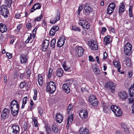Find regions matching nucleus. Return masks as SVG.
<instances>
[{
	"mask_svg": "<svg viewBox=\"0 0 134 134\" xmlns=\"http://www.w3.org/2000/svg\"><path fill=\"white\" fill-rule=\"evenodd\" d=\"M46 91L49 92L51 93H54L56 89V83L55 82L50 81L46 83Z\"/></svg>",
	"mask_w": 134,
	"mask_h": 134,
	"instance_id": "1",
	"label": "nucleus"
},
{
	"mask_svg": "<svg viewBox=\"0 0 134 134\" xmlns=\"http://www.w3.org/2000/svg\"><path fill=\"white\" fill-rule=\"evenodd\" d=\"M110 108L117 117L121 116L122 114L121 109L116 105H112L110 107Z\"/></svg>",
	"mask_w": 134,
	"mask_h": 134,
	"instance_id": "2",
	"label": "nucleus"
},
{
	"mask_svg": "<svg viewBox=\"0 0 134 134\" xmlns=\"http://www.w3.org/2000/svg\"><path fill=\"white\" fill-rule=\"evenodd\" d=\"M132 46L130 43L126 44L124 47V53L126 55H130L132 53Z\"/></svg>",
	"mask_w": 134,
	"mask_h": 134,
	"instance_id": "3",
	"label": "nucleus"
},
{
	"mask_svg": "<svg viewBox=\"0 0 134 134\" xmlns=\"http://www.w3.org/2000/svg\"><path fill=\"white\" fill-rule=\"evenodd\" d=\"M0 14L5 18H6L8 16L9 10L4 5L1 6V9L0 10Z\"/></svg>",
	"mask_w": 134,
	"mask_h": 134,
	"instance_id": "4",
	"label": "nucleus"
},
{
	"mask_svg": "<svg viewBox=\"0 0 134 134\" xmlns=\"http://www.w3.org/2000/svg\"><path fill=\"white\" fill-rule=\"evenodd\" d=\"M60 13L59 11H58L55 16L52 17L50 20V23L51 24H54L59 21L60 19Z\"/></svg>",
	"mask_w": 134,
	"mask_h": 134,
	"instance_id": "5",
	"label": "nucleus"
},
{
	"mask_svg": "<svg viewBox=\"0 0 134 134\" xmlns=\"http://www.w3.org/2000/svg\"><path fill=\"white\" fill-rule=\"evenodd\" d=\"M88 44L92 50H95L98 49V44L96 42L93 40L89 41L88 42Z\"/></svg>",
	"mask_w": 134,
	"mask_h": 134,
	"instance_id": "6",
	"label": "nucleus"
},
{
	"mask_svg": "<svg viewBox=\"0 0 134 134\" xmlns=\"http://www.w3.org/2000/svg\"><path fill=\"white\" fill-rule=\"evenodd\" d=\"M11 110L14 111L19 110V106L18 102L16 100H13L12 101L10 104Z\"/></svg>",
	"mask_w": 134,
	"mask_h": 134,
	"instance_id": "7",
	"label": "nucleus"
},
{
	"mask_svg": "<svg viewBox=\"0 0 134 134\" xmlns=\"http://www.w3.org/2000/svg\"><path fill=\"white\" fill-rule=\"evenodd\" d=\"M76 55L79 57H81L83 55V49L82 47L77 46L75 48Z\"/></svg>",
	"mask_w": 134,
	"mask_h": 134,
	"instance_id": "8",
	"label": "nucleus"
},
{
	"mask_svg": "<svg viewBox=\"0 0 134 134\" xmlns=\"http://www.w3.org/2000/svg\"><path fill=\"white\" fill-rule=\"evenodd\" d=\"M10 112L9 109L7 108H4L1 113V117L3 119L7 118L9 116Z\"/></svg>",
	"mask_w": 134,
	"mask_h": 134,
	"instance_id": "9",
	"label": "nucleus"
},
{
	"mask_svg": "<svg viewBox=\"0 0 134 134\" xmlns=\"http://www.w3.org/2000/svg\"><path fill=\"white\" fill-rule=\"evenodd\" d=\"M116 5L113 3H111L108 6L107 13L108 14H110L113 12L115 8Z\"/></svg>",
	"mask_w": 134,
	"mask_h": 134,
	"instance_id": "10",
	"label": "nucleus"
},
{
	"mask_svg": "<svg viewBox=\"0 0 134 134\" xmlns=\"http://www.w3.org/2000/svg\"><path fill=\"white\" fill-rule=\"evenodd\" d=\"M105 86L109 88L112 92H114L115 88V84L112 82H107L105 85Z\"/></svg>",
	"mask_w": 134,
	"mask_h": 134,
	"instance_id": "11",
	"label": "nucleus"
},
{
	"mask_svg": "<svg viewBox=\"0 0 134 134\" xmlns=\"http://www.w3.org/2000/svg\"><path fill=\"white\" fill-rule=\"evenodd\" d=\"M84 10L86 15H88L92 11V9L88 4H85L84 5Z\"/></svg>",
	"mask_w": 134,
	"mask_h": 134,
	"instance_id": "12",
	"label": "nucleus"
},
{
	"mask_svg": "<svg viewBox=\"0 0 134 134\" xmlns=\"http://www.w3.org/2000/svg\"><path fill=\"white\" fill-rule=\"evenodd\" d=\"M88 112L86 109H83L81 110L79 113V115L82 119L86 118L88 116Z\"/></svg>",
	"mask_w": 134,
	"mask_h": 134,
	"instance_id": "13",
	"label": "nucleus"
},
{
	"mask_svg": "<svg viewBox=\"0 0 134 134\" xmlns=\"http://www.w3.org/2000/svg\"><path fill=\"white\" fill-rule=\"evenodd\" d=\"M49 43V40H46L43 42L42 48V50L43 51L45 52L46 51L48 47Z\"/></svg>",
	"mask_w": 134,
	"mask_h": 134,
	"instance_id": "14",
	"label": "nucleus"
},
{
	"mask_svg": "<svg viewBox=\"0 0 134 134\" xmlns=\"http://www.w3.org/2000/svg\"><path fill=\"white\" fill-rule=\"evenodd\" d=\"M12 129V133L13 134H19L20 132V128L19 126L13 125L11 127Z\"/></svg>",
	"mask_w": 134,
	"mask_h": 134,
	"instance_id": "15",
	"label": "nucleus"
},
{
	"mask_svg": "<svg viewBox=\"0 0 134 134\" xmlns=\"http://www.w3.org/2000/svg\"><path fill=\"white\" fill-rule=\"evenodd\" d=\"M59 29L58 27L57 26H54L51 29L49 32L50 35L53 36L55 34V32Z\"/></svg>",
	"mask_w": 134,
	"mask_h": 134,
	"instance_id": "16",
	"label": "nucleus"
},
{
	"mask_svg": "<svg viewBox=\"0 0 134 134\" xmlns=\"http://www.w3.org/2000/svg\"><path fill=\"white\" fill-rule=\"evenodd\" d=\"M65 39L64 37H60L57 42V45L59 47H61L64 44Z\"/></svg>",
	"mask_w": 134,
	"mask_h": 134,
	"instance_id": "17",
	"label": "nucleus"
},
{
	"mask_svg": "<svg viewBox=\"0 0 134 134\" xmlns=\"http://www.w3.org/2000/svg\"><path fill=\"white\" fill-rule=\"evenodd\" d=\"M118 95L120 99L125 100L127 97V94L126 92L124 91H121L119 93Z\"/></svg>",
	"mask_w": 134,
	"mask_h": 134,
	"instance_id": "18",
	"label": "nucleus"
},
{
	"mask_svg": "<svg viewBox=\"0 0 134 134\" xmlns=\"http://www.w3.org/2000/svg\"><path fill=\"white\" fill-rule=\"evenodd\" d=\"M125 5L123 3H121L119 6L118 12L119 14L123 13L125 10Z\"/></svg>",
	"mask_w": 134,
	"mask_h": 134,
	"instance_id": "19",
	"label": "nucleus"
},
{
	"mask_svg": "<svg viewBox=\"0 0 134 134\" xmlns=\"http://www.w3.org/2000/svg\"><path fill=\"white\" fill-rule=\"evenodd\" d=\"M113 64L114 66L116 68H118V72L120 73H124V72L120 71V69L121 68V65L120 62L116 60H114L113 62Z\"/></svg>",
	"mask_w": 134,
	"mask_h": 134,
	"instance_id": "20",
	"label": "nucleus"
},
{
	"mask_svg": "<svg viewBox=\"0 0 134 134\" xmlns=\"http://www.w3.org/2000/svg\"><path fill=\"white\" fill-rule=\"evenodd\" d=\"M28 58L27 55L23 54L21 55L20 58V61L22 64H25L27 63Z\"/></svg>",
	"mask_w": 134,
	"mask_h": 134,
	"instance_id": "21",
	"label": "nucleus"
},
{
	"mask_svg": "<svg viewBox=\"0 0 134 134\" xmlns=\"http://www.w3.org/2000/svg\"><path fill=\"white\" fill-rule=\"evenodd\" d=\"M68 63H67L65 62H64L63 65V67L64 68V70L65 71H68L69 72H71L72 69L70 66L68 65Z\"/></svg>",
	"mask_w": 134,
	"mask_h": 134,
	"instance_id": "22",
	"label": "nucleus"
},
{
	"mask_svg": "<svg viewBox=\"0 0 134 134\" xmlns=\"http://www.w3.org/2000/svg\"><path fill=\"white\" fill-rule=\"evenodd\" d=\"M55 118L57 121L59 123H61L63 121V118L62 115L59 113L56 114Z\"/></svg>",
	"mask_w": 134,
	"mask_h": 134,
	"instance_id": "23",
	"label": "nucleus"
},
{
	"mask_svg": "<svg viewBox=\"0 0 134 134\" xmlns=\"http://www.w3.org/2000/svg\"><path fill=\"white\" fill-rule=\"evenodd\" d=\"M129 93L130 97H132L134 96V83L130 87L129 89Z\"/></svg>",
	"mask_w": 134,
	"mask_h": 134,
	"instance_id": "24",
	"label": "nucleus"
},
{
	"mask_svg": "<svg viewBox=\"0 0 134 134\" xmlns=\"http://www.w3.org/2000/svg\"><path fill=\"white\" fill-rule=\"evenodd\" d=\"M62 88L64 92L66 93H68L70 92V89L67 84H64L62 86Z\"/></svg>",
	"mask_w": 134,
	"mask_h": 134,
	"instance_id": "25",
	"label": "nucleus"
},
{
	"mask_svg": "<svg viewBox=\"0 0 134 134\" xmlns=\"http://www.w3.org/2000/svg\"><path fill=\"white\" fill-rule=\"evenodd\" d=\"M8 30V28L7 26L2 23L0 24V31L3 33L6 32Z\"/></svg>",
	"mask_w": 134,
	"mask_h": 134,
	"instance_id": "26",
	"label": "nucleus"
},
{
	"mask_svg": "<svg viewBox=\"0 0 134 134\" xmlns=\"http://www.w3.org/2000/svg\"><path fill=\"white\" fill-rule=\"evenodd\" d=\"M124 62H125L126 65L130 67L132 65L131 60L130 58L127 57H125Z\"/></svg>",
	"mask_w": 134,
	"mask_h": 134,
	"instance_id": "27",
	"label": "nucleus"
},
{
	"mask_svg": "<svg viewBox=\"0 0 134 134\" xmlns=\"http://www.w3.org/2000/svg\"><path fill=\"white\" fill-rule=\"evenodd\" d=\"M64 71L62 68H59L56 72V75L58 77H60L62 76Z\"/></svg>",
	"mask_w": 134,
	"mask_h": 134,
	"instance_id": "28",
	"label": "nucleus"
},
{
	"mask_svg": "<svg viewBox=\"0 0 134 134\" xmlns=\"http://www.w3.org/2000/svg\"><path fill=\"white\" fill-rule=\"evenodd\" d=\"M80 134H88L89 133L88 129L85 127H81L79 129Z\"/></svg>",
	"mask_w": 134,
	"mask_h": 134,
	"instance_id": "29",
	"label": "nucleus"
},
{
	"mask_svg": "<svg viewBox=\"0 0 134 134\" xmlns=\"http://www.w3.org/2000/svg\"><path fill=\"white\" fill-rule=\"evenodd\" d=\"M41 5L38 3H36L34 4L31 10V12H33L34 10L40 8Z\"/></svg>",
	"mask_w": 134,
	"mask_h": 134,
	"instance_id": "30",
	"label": "nucleus"
},
{
	"mask_svg": "<svg viewBox=\"0 0 134 134\" xmlns=\"http://www.w3.org/2000/svg\"><path fill=\"white\" fill-rule=\"evenodd\" d=\"M102 105L103 108V111L105 113L107 112L108 109V107L107 105V104L104 102L102 103Z\"/></svg>",
	"mask_w": 134,
	"mask_h": 134,
	"instance_id": "31",
	"label": "nucleus"
},
{
	"mask_svg": "<svg viewBox=\"0 0 134 134\" xmlns=\"http://www.w3.org/2000/svg\"><path fill=\"white\" fill-rule=\"evenodd\" d=\"M111 38V36L110 35H107L105 36L104 38V41L105 43V44H109L110 43V40Z\"/></svg>",
	"mask_w": 134,
	"mask_h": 134,
	"instance_id": "32",
	"label": "nucleus"
},
{
	"mask_svg": "<svg viewBox=\"0 0 134 134\" xmlns=\"http://www.w3.org/2000/svg\"><path fill=\"white\" fill-rule=\"evenodd\" d=\"M33 37L34 36L32 34H30L29 36L28 37L27 40H26L25 41V42L26 43H31L33 41V39L32 37Z\"/></svg>",
	"mask_w": 134,
	"mask_h": 134,
	"instance_id": "33",
	"label": "nucleus"
},
{
	"mask_svg": "<svg viewBox=\"0 0 134 134\" xmlns=\"http://www.w3.org/2000/svg\"><path fill=\"white\" fill-rule=\"evenodd\" d=\"M38 81L40 85L41 86L43 84V77L41 75H39L38 76Z\"/></svg>",
	"mask_w": 134,
	"mask_h": 134,
	"instance_id": "34",
	"label": "nucleus"
},
{
	"mask_svg": "<svg viewBox=\"0 0 134 134\" xmlns=\"http://www.w3.org/2000/svg\"><path fill=\"white\" fill-rule=\"evenodd\" d=\"M53 69L51 68L49 69L48 77V79H50L51 77L53 76Z\"/></svg>",
	"mask_w": 134,
	"mask_h": 134,
	"instance_id": "35",
	"label": "nucleus"
},
{
	"mask_svg": "<svg viewBox=\"0 0 134 134\" xmlns=\"http://www.w3.org/2000/svg\"><path fill=\"white\" fill-rule=\"evenodd\" d=\"M73 115L72 114L71 115L68 116V119L67 120L66 124H69V122H71L73 121Z\"/></svg>",
	"mask_w": 134,
	"mask_h": 134,
	"instance_id": "36",
	"label": "nucleus"
},
{
	"mask_svg": "<svg viewBox=\"0 0 134 134\" xmlns=\"http://www.w3.org/2000/svg\"><path fill=\"white\" fill-rule=\"evenodd\" d=\"M5 5H4L7 8V7L9 8L11 6V4L12 3V0H5Z\"/></svg>",
	"mask_w": 134,
	"mask_h": 134,
	"instance_id": "37",
	"label": "nucleus"
},
{
	"mask_svg": "<svg viewBox=\"0 0 134 134\" xmlns=\"http://www.w3.org/2000/svg\"><path fill=\"white\" fill-rule=\"evenodd\" d=\"M27 98V97H25L23 98V99L22 105L21 107V108L22 109H23L24 108L25 104L26 103Z\"/></svg>",
	"mask_w": 134,
	"mask_h": 134,
	"instance_id": "38",
	"label": "nucleus"
},
{
	"mask_svg": "<svg viewBox=\"0 0 134 134\" xmlns=\"http://www.w3.org/2000/svg\"><path fill=\"white\" fill-rule=\"evenodd\" d=\"M52 129L53 131L55 133H57L58 131V129L57 126L55 124H53L52 125Z\"/></svg>",
	"mask_w": 134,
	"mask_h": 134,
	"instance_id": "39",
	"label": "nucleus"
},
{
	"mask_svg": "<svg viewBox=\"0 0 134 134\" xmlns=\"http://www.w3.org/2000/svg\"><path fill=\"white\" fill-rule=\"evenodd\" d=\"M55 39L54 38L51 41V43L50 45V46L53 48H54L55 46Z\"/></svg>",
	"mask_w": 134,
	"mask_h": 134,
	"instance_id": "40",
	"label": "nucleus"
},
{
	"mask_svg": "<svg viewBox=\"0 0 134 134\" xmlns=\"http://www.w3.org/2000/svg\"><path fill=\"white\" fill-rule=\"evenodd\" d=\"M122 127L124 129V131L126 134H129L130 133V131L128 129L125 125H122Z\"/></svg>",
	"mask_w": 134,
	"mask_h": 134,
	"instance_id": "41",
	"label": "nucleus"
},
{
	"mask_svg": "<svg viewBox=\"0 0 134 134\" xmlns=\"http://www.w3.org/2000/svg\"><path fill=\"white\" fill-rule=\"evenodd\" d=\"M88 88V87L86 85L82 86V87L81 89V91L82 92H87L88 91L87 89Z\"/></svg>",
	"mask_w": 134,
	"mask_h": 134,
	"instance_id": "42",
	"label": "nucleus"
},
{
	"mask_svg": "<svg viewBox=\"0 0 134 134\" xmlns=\"http://www.w3.org/2000/svg\"><path fill=\"white\" fill-rule=\"evenodd\" d=\"M95 99H97L95 96L94 95L90 96L89 97V99H88L89 102H91L92 103V101Z\"/></svg>",
	"mask_w": 134,
	"mask_h": 134,
	"instance_id": "43",
	"label": "nucleus"
},
{
	"mask_svg": "<svg viewBox=\"0 0 134 134\" xmlns=\"http://www.w3.org/2000/svg\"><path fill=\"white\" fill-rule=\"evenodd\" d=\"M72 29L74 31L80 32L81 29L78 27L75 26H72Z\"/></svg>",
	"mask_w": 134,
	"mask_h": 134,
	"instance_id": "44",
	"label": "nucleus"
},
{
	"mask_svg": "<svg viewBox=\"0 0 134 134\" xmlns=\"http://www.w3.org/2000/svg\"><path fill=\"white\" fill-rule=\"evenodd\" d=\"M93 102L92 103H91V102H90V104L93 106L95 107L98 104V102H97V99H95L93 101H92Z\"/></svg>",
	"mask_w": 134,
	"mask_h": 134,
	"instance_id": "45",
	"label": "nucleus"
},
{
	"mask_svg": "<svg viewBox=\"0 0 134 134\" xmlns=\"http://www.w3.org/2000/svg\"><path fill=\"white\" fill-rule=\"evenodd\" d=\"M82 22H79V25H81L83 27V26H85L86 24V21L83 19H82Z\"/></svg>",
	"mask_w": 134,
	"mask_h": 134,
	"instance_id": "46",
	"label": "nucleus"
},
{
	"mask_svg": "<svg viewBox=\"0 0 134 134\" xmlns=\"http://www.w3.org/2000/svg\"><path fill=\"white\" fill-rule=\"evenodd\" d=\"M33 121L34 122V124L35 125V126L37 127L38 126L37 121V119L35 117L32 119Z\"/></svg>",
	"mask_w": 134,
	"mask_h": 134,
	"instance_id": "47",
	"label": "nucleus"
},
{
	"mask_svg": "<svg viewBox=\"0 0 134 134\" xmlns=\"http://www.w3.org/2000/svg\"><path fill=\"white\" fill-rule=\"evenodd\" d=\"M23 128L24 130L25 131H26L29 129V127H27V124L26 122L24 123L23 126Z\"/></svg>",
	"mask_w": 134,
	"mask_h": 134,
	"instance_id": "48",
	"label": "nucleus"
},
{
	"mask_svg": "<svg viewBox=\"0 0 134 134\" xmlns=\"http://www.w3.org/2000/svg\"><path fill=\"white\" fill-rule=\"evenodd\" d=\"M93 71L94 73L96 74H99L100 73V70L97 68H95L93 69Z\"/></svg>",
	"mask_w": 134,
	"mask_h": 134,
	"instance_id": "49",
	"label": "nucleus"
},
{
	"mask_svg": "<svg viewBox=\"0 0 134 134\" xmlns=\"http://www.w3.org/2000/svg\"><path fill=\"white\" fill-rule=\"evenodd\" d=\"M13 116H16L17 115L19 112L18 110L14 111L13 110H11Z\"/></svg>",
	"mask_w": 134,
	"mask_h": 134,
	"instance_id": "50",
	"label": "nucleus"
},
{
	"mask_svg": "<svg viewBox=\"0 0 134 134\" xmlns=\"http://www.w3.org/2000/svg\"><path fill=\"white\" fill-rule=\"evenodd\" d=\"M132 7L131 6H130L129 8V15L130 17H132L133 16V14L132 13Z\"/></svg>",
	"mask_w": 134,
	"mask_h": 134,
	"instance_id": "51",
	"label": "nucleus"
},
{
	"mask_svg": "<svg viewBox=\"0 0 134 134\" xmlns=\"http://www.w3.org/2000/svg\"><path fill=\"white\" fill-rule=\"evenodd\" d=\"M31 74V71L29 69H27L26 72V77L27 78H29Z\"/></svg>",
	"mask_w": 134,
	"mask_h": 134,
	"instance_id": "52",
	"label": "nucleus"
},
{
	"mask_svg": "<svg viewBox=\"0 0 134 134\" xmlns=\"http://www.w3.org/2000/svg\"><path fill=\"white\" fill-rule=\"evenodd\" d=\"M46 131L47 134H49V132L51 131L50 128L48 126H46Z\"/></svg>",
	"mask_w": 134,
	"mask_h": 134,
	"instance_id": "53",
	"label": "nucleus"
},
{
	"mask_svg": "<svg viewBox=\"0 0 134 134\" xmlns=\"http://www.w3.org/2000/svg\"><path fill=\"white\" fill-rule=\"evenodd\" d=\"M42 15L41 14L39 17H37L35 19V21H40L41 18L42 17Z\"/></svg>",
	"mask_w": 134,
	"mask_h": 134,
	"instance_id": "54",
	"label": "nucleus"
},
{
	"mask_svg": "<svg viewBox=\"0 0 134 134\" xmlns=\"http://www.w3.org/2000/svg\"><path fill=\"white\" fill-rule=\"evenodd\" d=\"M67 83L65 84H67L68 85L70 86V85H71L73 82V81L71 79H70L68 80L67 81Z\"/></svg>",
	"mask_w": 134,
	"mask_h": 134,
	"instance_id": "55",
	"label": "nucleus"
},
{
	"mask_svg": "<svg viewBox=\"0 0 134 134\" xmlns=\"http://www.w3.org/2000/svg\"><path fill=\"white\" fill-rule=\"evenodd\" d=\"M26 85V83L25 82H21L20 85V87L21 88H23Z\"/></svg>",
	"mask_w": 134,
	"mask_h": 134,
	"instance_id": "56",
	"label": "nucleus"
},
{
	"mask_svg": "<svg viewBox=\"0 0 134 134\" xmlns=\"http://www.w3.org/2000/svg\"><path fill=\"white\" fill-rule=\"evenodd\" d=\"M22 13H17L15 14V17L16 18L19 19L21 18Z\"/></svg>",
	"mask_w": 134,
	"mask_h": 134,
	"instance_id": "57",
	"label": "nucleus"
},
{
	"mask_svg": "<svg viewBox=\"0 0 134 134\" xmlns=\"http://www.w3.org/2000/svg\"><path fill=\"white\" fill-rule=\"evenodd\" d=\"M83 9L82 7V5L80 6L79 8L77 13L78 15H79L80 13V12Z\"/></svg>",
	"mask_w": 134,
	"mask_h": 134,
	"instance_id": "58",
	"label": "nucleus"
},
{
	"mask_svg": "<svg viewBox=\"0 0 134 134\" xmlns=\"http://www.w3.org/2000/svg\"><path fill=\"white\" fill-rule=\"evenodd\" d=\"M34 103L33 100H31L30 102V109L31 110H32L33 109V106H34Z\"/></svg>",
	"mask_w": 134,
	"mask_h": 134,
	"instance_id": "59",
	"label": "nucleus"
},
{
	"mask_svg": "<svg viewBox=\"0 0 134 134\" xmlns=\"http://www.w3.org/2000/svg\"><path fill=\"white\" fill-rule=\"evenodd\" d=\"M90 26V24H88V23H87L86 24V25L85 26H83V28L84 29H88L89 28Z\"/></svg>",
	"mask_w": 134,
	"mask_h": 134,
	"instance_id": "60",
	"label": "nucleus"
},
{
	"mask_svg": "<svg viewBox=\"0 0 134 134\" xmlns=\"http://www.w3.org/2000/svg\"><path fill=\"white\" fill-rule=\"evenodd\" d=\"M107 30L106 28L105 27H103L102 28L101 31V33L102 34H104V32L105 31Z\"/></svg>",
	"mask_w": 134,
	"mask_h": 134,
	"instance_id": "61",
	"label": "nucleus"
},
{
	"mask_svg": "<svg viewBox=\"0 0 134 134\" xmlns=\"http://www.w3.org/2000/svg\"><path fill=\"white\" fill-rule=\"evenodd\" d=\"M6 55L10 59L12 58V54L7 52L6 53Z\"/></svg>",
	"mask_w": 134,
	"mask_h": 134,
	"instance_id": "62",
	"label": "nucleus"
},
{
	"mask_svg": "<svg viewBox=\"0 0 134 134\" xmlns=\"http://www.w3.org/2000/svg\"><path fill=\"white\" fill-rule=\"evenodd\" d=\"M89 60L92 62H94L95 59L94 58H93L91 56H90L89 57Z\"/></svg>",
	"mask_w": 134,
	"mask_h": 134,
	"instance_id": "63",
	"label": "nucleus"
},
{
	"mask_svg": "<svg viewBox=\"0 0 134 134\" xmlns=\"http://www.w3.org/2000/svg\"><path fill=\"white\" fill-rule=\"evenodd\" d=\"M72 108V104H70L67 107V109L71 110Z\"/></svg>",
	"mask_w": 134,
	"mask_h": 134,
	"instance_id": "64",
	"label": "nucleus"
}]
</instances>
